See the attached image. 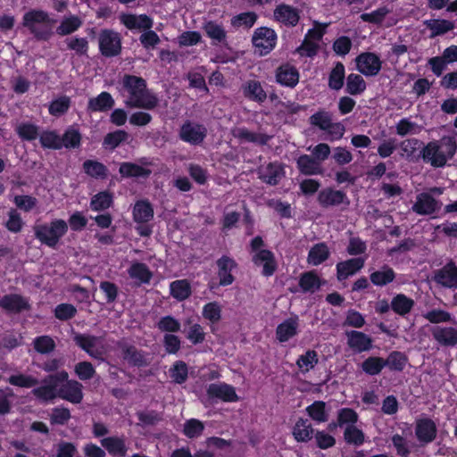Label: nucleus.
I'll return each mask as SVG.
<instances>
[{
    "label": "nucleus",
    "instance_id": "obj_39",
    "mask_svg": "<svg viewBox=\"0 0 457 457\" xmlns=\"http://www.w3.org/2000/svg\"><path fill=\"white\" fill-rule=\"evenodd\" d=\"M170 291L172 297L179 301L187 299L191 294V287L187 280L180 279L170 283Z\"/></svg>",
    "mask_w": 457,
    "mask_h": 457
},
{
    "label": "nucleus",
    "instance_id": "obj_48",
    "mask_svg": "<svg viewBox=\"0 0 457 457\" xmlns=\"http://www.w3.org/2000/svg\"><path fill=\"white\" fill-rule=\"evenodd\" d=\"M112 203V195L106 192H100L95 195L90 201V207L93 211H102L109 208Z\"/></svg>",
    "mask_w": 457,
    "mask_h": 457
},
{
    "label": "nucleus",
    "instance_id": "obj_2",
    "mask_svg": "<svg viewBox=\"0 0 457 457\" xmlns=\"http://www.w3.org/2000/svg\"><path fill=\"white\" fill-rule=\"evenodd\" d=\"M456 150V142L453 137H445L440 142L428 143L422 151L425 162L434 167H443L448 159L452 158Z\"/></svg>",
    "mask_w": 457,
    "mask_h": 457
},
{
    "label": "nucleus",
    "instance_id": "obj_23",
    "mask_svg": "<svg viewBox=\"0 0 457 457\" xmlns=\"http://www.w3.org/2000/svg\"><path fill=\"white\" fill-rule=\"evenodd\" d=\"M365 260L361 257L341 262L337 265V278L339 280L345 279L360 270L364 265Z\"/></svg>",
    "mask_w": 457,
    "mask_h": 457
},
{
    "label": "nucleus",
    "instance_id": "obj_4",
    "mask_svg": "<svg viewBox=\"0 0 457 457\" xmlns=\"http://www.w3.org/2000/svg\"><path fill=\"white\" fill-rule=\"evenodd\" d=\"M68 224L65 220L55 219L50 223L34 227L36 237L49 247H55L59 240L67 233Z\"/></svg>",
    "mask_w": 457,
    "mask_h": 457
},
{
    "label": "nucleus",
    "instance_id": "obj_58",
    "mask_svg": "<svg viewBox=\"0 0 457 457\" xmlns=\"http://www.w3.org/2000/svg\"><path fill=\"white\" fill-rule=\"evenodd\" d=\"M40 142L44 147L60 149L62 148L61 137L54 131H45L40 136Z\"/></svg>",
    "mask_w": 457,
    "mask_h": 457
},
{
    "label": "nucleus",
    "instance_id": "obj_63",
    "mask_svg": "<svg viewBox=\"0 0 457 457\" xmlns=\"http://www.w3.org/2000/svg\"><path fill=\"white\" fill-rule=\"evenodd\" d=\"M171 378L179 384L183 383L187 378V367L183 361H176L170 370Z\"/></svg>",
    "mask_w": 457,
    "mask_h": 457
},
{
    "label": "nucleus",
    "instance_id": "obj_7",
    "mask_svg": "<svg viewBox=\"0 0 457 457\" xmlns=\"http://www.w3.org/2000/svg\"><path fill=\"white\" fill-rule=\"evenodd\" d=\"M74 341L92 357L101 358L106 352L104 342L102 337L85 334H76L74 336Z\"/></svg>",
    "mask_w": 457,
    "mask_h": 457
},
{
    "label": "nucleus",
    "instance_id": "obj_9",
    "mask_svg": "<svg viewBox=\"0 0 457 457\" xmlns=\"http://www.w3.org/2000/svg\"><path fill=\"white\" fill-rule=\"evenodd\" d=\"M357 70L365 76H375L381 69V61L373 53H364L356 58Z\"/></svg>",
    "mask_w": 457,
    "mask_h": 457
},
{
    "label": "nucleus",
    "instance_id": "obj_17",
    "mask_svg": "<svg viewBox=\"0 0 457 457\" xmlns=\"http://www.w3.org/2000/svg\"><path fill=\"white\" fill-rule=\"evenodd\" d=\"M347 345L355 353L369 351L372 347V339L366 334L352 330L346 332Z\"/></svg>",
    "mask_w": 457,
    "mask_h": 457
},
{
    "label": "nucleus",
    "instance_id": "obj_20",
    "mask_svg": "<svg viewBox=\"0 0 457 457\" xmlns=\"http://www.w3.org/2000/svg\"><path fill=\"white\" fill-rule=\"evenodd\" d=\"M284 175V167L278 162L269 163L260 169V178L270 185L278 184Z\"/></svg>",
    "mask_w": 457,
    "mask_h": 457
},
{
    "label": "nucleus",
    "instance_id": "obj_40",
    "mask_svg": "<svg viewBox=\"0 0 457 457\" xmlns=\"http://www.w3.org/2000/svg\"><path fill=\"white\" fill-rule=\"evenodd\" d=\"M204 29L207 36L213 40V43H222L226 39V30L224 27L216 21H208L204 24Z\"/></svg>",
    "mask_w": 457,
    "mask_h": 457
},
{
    "label": "nucleus",
    "instance_id": "obj_46",
    "mask_svg": "<svg viewBox=\"0 0 457 457\" xmlns=\"http://www.w3.org/2000/svg\"><path fill=\"white\" fill-rule=\"evenodd\" d=\"M299 285L304 292H314L320 287V280L313 271H309L301 276Z\"/></svg>",
    "mask_w": 457,
    "mask_h": 457
},
{
    "label": "nucleus",
    "instance_id": "obj_27",
    "mask_svg": "<svg viewBox=\"0 0 457 457\" xmlns=\"http://www.w3.org/2000/svg\"><path fill=\"white\" fill-rule=\"evenodd\" d=\"M297 168L304 175H317L322 173L321 163L315 158L303 154L297 159Z\"/></svg>",
    "mask_w": 457,
    "mask_h": 457
},
{
    "label": "nucleus",
    "instance_id": "obj_18",
    "mask_svg": "<svg viewBox=\"0 0 457 457\" xmlns=\"http://www.w3.org/2000/svg\"><path fill=\"white\" fill-rule=\"evenodd\" d=\"M298 328V318H289L278 325L276 328V338L280 343L287 342L297 335Z\"/></svg>",
    "mask_w": 457,
    "mask_h": 457
},
{
    "label": "nucleus",
    "instance_id": "obj_62",
    "mask_svg": "<svg viewBox=\"0 0 457 457\" xmlns=\"http://www.w3.org/2000/svg\"><path fill=\"white\" fill-rule=\"evenodd\" d=\"M389 12H390V10L387 7L383 6V7H380L371 12L362 13L361 15V19L366 22L378 24L384 21L385 17Z\"/></svg>",
    "mask_w": 457,
    "mask_h": 457
},
{
    "label": "nucleus",
    "instance_id": "obj_38",
    "mask_svg": "<svg viewBox=\"0 0 457 457\" xmlns=\"http://www.w3.org/2000/svg\"><path fill=\"white\" fill-rule=\"evenodd\" d=\"M232 134L242 142L265 144L268 141L267 136L253 133L245 128H236L232 130Z\"/></svg>",
    "mask_w": 457,
    "mask_h": 457
},
{
    "label": "nucleus",
    "instance_id": "obj_52",
    "mask_svg": "<svg viewBox=\"0 0 457 457\" xmlns=\"http://www.w3.org/2000/svg\"><path fill=\"white\" fill-rule=\"evenodd\" d=\"M35 350L42 354L49 353L55 348L54 340L49 336L37 337L33 341Z\"/></svg>",
    "mask_w": 457,
    "mask_h": 457
},
{
    "label": "nucleus",
    "instance_id": "obj_57",
    "mask_svg": "<svg viewBox=\"0 0 457 457\" xmlns=\"http://www.w3.org/2000/svg\"><path fill=\"white\" fill-rule=\"evenodd\" d=\"M127 138H128V133L126 131L116 130V131L109 133L105 136V137L104 139V145L106 148L114 149L121 142L125 141Z\"/></svg>",
    "mask_w": 457,
    "mask_h": 457
},
{
    "label": "nucleus",
    "instance_id": "obj_53",
    "mask_svg": "<svg viewBox=\"0 0 457 457\" xmlns=\"http://www.w3.org/2000/svg\"><path fill=\"white\" fill-rule=\"evenodd\" d=\"M386 364V362L382 358L370 357L362 362L361 367L367 374L377 375Z\"/></svg>",
    "mask_w": 457,
    "mask_h": 457
},
{
    "label": "nucleus",
    "instance_id": "obj_28",
    "mask_svg": "<svg viewBox=\"0 0 457 457\" xmlns=\"http://www.w3.org/2000/svg\"><path fill=\"white\" fill-rule=\"evenodd\" d=\"M114 105L112 96L107 92H102L96 97H92L88 101L87 109L90 112H106Z\"/></svg>",
    "mask_w": 457,
    "mask_h": 457
},
{
    "label": "nucleus",
    "instance_id": "obj_21",
    "mask_svg": "<svg viewBox=\"0 0 457 457\" xmlns=\"http://www.w3.org/2000/svg\"><path fill=\"white\" fill-rule=\"evenodd\" d=\"M274 18L285 25L295 26L299 21V14L295 8L287 4H279L274 10Z\"/></svg>",
    "mask_w": 457,
    "mask_h": 457
},
{
    "label": "nucleus",
    "instance_id": "obj_11",
    "mask_svg": "<svg viewBox=\"0 0 457 457\" xmlns=\"http://www.w3.org/2000/svg\"><path fill=\"white\" fill-rule=\"evenodd\" d=\"M441 208V204L429 193L419 194L412 205V211L420 215H429Z\"/></svg>",
    "mask_w": 457,
    "mask_h": 457
},
{
    "label": "nucleus",
    "instance_id": "obj_60",
    "mask_svg": "<svg viewBox=\"0 0 457 457\" xmlns=\"http://www.w3.org/2000/svg\"><path fill=\"white\" fill-rule=\"evenodd\" d=\"M8 381L11 385L25 388H30L37 384V378L24 374L12 375L9 378Z\"/></svg>",
    "mask_w": 457,
    "mask_h": 457
},
{
    "label": "nucleus",
    "instance_id": "obj_33",
    "mask_svg": "<svg viewBox=\"0 0 457 457\" xmlns=\"http://www.w3.org/2000/svg\"><path fill=\"white\" fill-rule=\"evenodd\" d=\"M329 256V250L325 243L314 245L309 251L307 262L309 264L317 266L325 262Z\"/></svg>",
    "mask_w": 457,
    "mask_h": 457
},
{
    "label": "nucleus",
    "instance_id": "obj_5",
    "mask_svg": "<svg viewBox=\"0 0 457 457\" xmlns=\"http://www.w3.org/2000/svg\"><path fill=\"white\" fill-rule=\"evenodd\" d=\"M68 373L61 371L46 378L41 385L32 390V394L41 402H52L59 397L60 383L67 381Z\"/></svg>",
    "mask_w": 457,
    "mask_h": 457
},
{
    "label": "nucleus",
    "instance_id": "obj_59",
    "mask_svg": "<svg viewBox=\"0 0 457 457\" xmlns=\"http://www.w3.org/2000/svg\"><path fill=\"white\" fill-rule=\"evenodd\" d=\"M257 15L253 12H243L235 16L231 23L234 27L251 28L256 21Z\"/></svg>",
    "mask_w": 457,
    "mask_h": 457
},
{
    "label": "nucleus",
    "instance_id": "obj_24",
    "mask_svg": "<svg viewBox=\"0 0 457 457\" xmlns=\"http://www.w3.org/2000/svg\"><path fill=\"white\" fill-rule=\"evenodd\" d=\"M133 219L138 224L149 222L154 217V209L145 200L137 201L133 207Z\"/></svg>",
    "mask_w": 457,
    "mask_h": 457
},
{
    "label": "nucleus",
    "instance_id": "obj_29",
    "mask_svg": "<svg viewBox=\"0 0 457 457\" xmlns=\"http://www.w3.org/2000/svg\"><path fill=\"white\" fill-rule=\"evenodd\" d=\"M0 306L12 312H19L29 307L28 302L19 295H8L0 299Z\"/></svg>",
    "mask_w": 457,
    "mask_h": 457
},
{
    "label": "nucleus",
    "instance_id": "obj_43",
    "mask_svg": "<svg viewBox=\"0 0 457 457\" xmlns=\"http://www.w3.org/2000/svg\"><path fill=\"white\" fill-rule=\"evenodd\" d=\"M202 315L204 319L212 324L218 323L221 319V306L217 302H211L203 307Z\"/></svg>",
    "mask_w": 457,
    "mask_h": 457
},
{
    "label": "nucleus",
    "instance_id": "obj_10",
    "mask_svg": "<svg viewBox=\"0 0 457 457\" xmlns=\"http://www.w3.org/2000/svg\"><path fill=\"white\" fill-rule=\"evenodd\" d=\"M207 130L203 125L187 122L185 123L179 132L180 138L191 145H198L203 142L206 137Z\"/></svg>",
    "mask_w": 457,
    "mask_h": 457
},
{
    "label": "nucleus",
    "instance_id": "obj_47",
    "mask_svg": "<svg viewBox=\"0 0 457 457\" xmlns=\"http://www.w3.org/2000/svg\"><path fill=\"white\" fill-rule=\"evenodd\" d=\"M395 278V272L389 267H383L381 270L370 274V280L376 286H384L392 282Z\"/></svg>",
    "mask_w": 457,
    "mask_h": 457
},
{
    "label": "nucleus",
    "instance_id": "obj_30",
    "mask_svg": "<svg viewBox=\"0 0 457 457\" xmlns=\"http://www.w3.org/2000/svg\"><path fill=\"white\" fill-rule=\"evenodd\" d=\"M345 198L343 192L330 188L320 191L318 196L319 203L323 206L338 205L343 204Z\"/></svg>",
    "mask_w": 457,
    "mask_h": 457
},
{
    "label": "nucleus",
    "instance_id": "obj_12",
    "mask_svg": "<svg viewBox=\"0 0 457 457\" xmlns=\"http://www.w3.org/2000/svg\"><path fill=\"white\" fill-rule=\"evenodd\" d=\"M120 22L130 30H146L153 27V20L146 14L121 13L120 15Z\"/></svg>",
    "mask_w": 457,
    "mask_h": 457
},
{
    "label": "nucleus",
    "instance_id": "obj_26",
    "mask_svg": "<svg viewBox=\"0 0 457 457\" xmlns=\"http://www.w3.org/2000/svg\"><path fill=\"white\" fill-rule=\"evenodd\" d=\"M277 81L287 87H295L299 80V74L297 70L289 64H285L278 69Z\"/></svg>",
    "mask_w": 457,
    "mask_h": 457
},
{
    "label": "nucleus",
    "instance_id": "obj_35",
    "mask_svg": "<svg viewBox=\"0 0 457 457\" xmlns=\"http://www.w3.org/2000/svg\"><path fill=\"white\" fill-rule=\"evenodd\" d=\"M244 96L256 102H263L266 99V93L259 81H247L243 87Z\"/></svg>",
    "mask_w": 457,
    "mask_h": 457
},
{
    "label": "nucleus",
    "instance_id": "obj_49",
    "mask_svg": "<svg viewBox=\"0 0 457 457\" xmlns=\"http://www.w3.org/2000/svg\"><path fill=\"white\" fill-rule=\"evenodd\" d=\"M82 24L81 20L77 16L64 18L57 28V33L64 36L76 31Z\"/></svg>",
    "mask_w": 457,
    "mask_h": 457
},
{
    "label": "nucleus",
    "instance_id": "obj_41",
    "mask_svg": "<svg viewBox=\"0 0 457 457\" xmlns=\"http://www.w3.org/2000/svg\"><path fill=\"white\" fill-rule=\"evenodd\" d=\"M413 305V300L403 294L395 296L391 302L392 309L400 315H405L410 312Z\"/></svg>",
    "mask_w": 457,
    "mask_h": 457
},
{
    "label": "nucleus",
    "instance_id": "obj_15",
    "mask_svg": "<svg viewBox=\"0 0 457 457\" xmlns=\"http://www.w3.org/2000/svg\"><path fill=\"white\" fill-rule=\"evenodd\" d=\"M434 280L445 287L456 288L457 267L453 262L446 264L435 273Z\"/></svg>",
    "mask_w": 457,
    "mask_h": 457
},
{
    "label": "nucleus",
    "instance_id": "obj_42",
    "mask_svg": "<svg viewBox=\"0 0 457 457\" xmlns=\"http://www.w3.org/2000/svg\"><path fill=\"white\" fill-rule=\"evenodd\" d=\"M366 89V82L363 78L355 73H351L346 79V91L350 95H360Z\"/></svg>",
    "mask_w": 457,
    "mask_h": 457
},
{
    "label": "nucleus",
    "instance_id": "obj_34",
    "mask_svg": "<svg viewBox=\"0 0 457 457\" xmlns=\"http://www.w3.org/2000/svg\"><path fill=\"white\" fill-rule=\"evenodd\" d=\"M129 277L140 284L148 283L152 278V272L148 267L141 262H134L128 270Z\"/></svg>",
    "mask_w": 457,
    "mask_h": 457
},
{
    "label": "nucleus",
    "instance_id": "obj_64",
    "mask_svg": "<svg viewBox=\"0 0 457 457\" xmlns=\"http://www.w3.org/2000/svg\"><path fill=\"white\" fill-rule=\"evenodd\" d=\"M345 439L349 444L360 445L364 441V435L361 430L353 426H347L345 431Z\"/></svg>",
    "mask_w": 457,
    "mask_h": 457
},
{
    "label": "nucleus",
    "instance_id": "obj_54",
    "mask_svg": "<svg viewBox=\"0 0 457 457\" xmlns=\"http://www.w3.org/2000/svg\"><path fill=\"white\" fill-rule=\"evenodd\" d=\"M70 97L63 96L54 100L49 105V112L54 116H61L70 108Z\"/></svg>",
    "mask_w": 457,
    "mask_h": 457
},
{
    "label": "nucleus",
    "instance_id": "obj_19",
    "mask_svg": "<svg viewBox=\"0 0 457 457\" xmlns=\"http://www.w3.org/2000/svg\"><path fill=\"white\" fill-rule=\"evenodd\" d=\"M59 397L72 403H79L83 398L82 385L75 380L67 381L60 387Z\"/></svg>",
    "mask_w": 457,
    "mask_h": 457
},
{
    "label": "nucleus",
    "instance_id": "obj_6",
    "mask_svg": "<svg viewBox=\"0 0 457 457\" xmlns=\"http://www.w3.org/2000/svg\"><path fill=\"white\" fill-rule=\"evenodd\" d=\"M277 39V34L273 29L262 27L255 29L252 42L256 53L260 55H266L274 49Z\"/></svg>",
    "mask_w": 457,
    "mask_h": 457
},
{
    "label": "nucleus",
    "instance_id": "obj_31",
    "mask_svg": "<svg viewBox=\"0 0 457 457\" xmlns=\"http://www.w3.org/2000/svg\"><path fill=\"white\" fill-rule=\"evenodd\" d=\"M101 444L109 453L113 456L121 457L127 453V447L123 438L110 436L102 439Z\"/></svg>",
    "mask_w": 457,
    "mask_h": 457
},
{
    "label": "nucleus",
    "instance_id": "obj_25",
    "mask_svg": "<svg viewBox=\"0 0 457 457\" xmlns=\"http://www.w3.org/2000/svg\"><path fill=\"white\" fill-rule=\"evenodd\" d=\"M219 268V278L221 286H228L232 284L234 278L232 271L236 268L235 262L228 257H222L217 262Z\"/></svg>",
    "mask_w": 457,
    "mask_h": 457
},
{
    "label": "nucleus",
    "instance_id": "obj_45",
    "mask_svg": "<svg viewBox=\"0 0 457 457\" xmlns=\"http://www.w3.org/2000/svg\"><path fill=\"white\" fill-rule=\"evenodd\" d=\"M309 416L316 422L321 423L328 420L326 404L324 402L317 401L306 408Z\"/></svg>",
    "mask_w": 457,
    "mask_h": 457
},
{
    "label": "nucleus",
    "instance_id": "obj_44",
    "mask_svg": "<svg viewBox=\"0 0 457 457\" xmlns=\"http://www.w3.org/2000/svg\"><path fill=\"white\" fill-rule=\"evenodd\" d=\"M345 66L337 62L332 69L328 77V86L331 89L339 90L344 85Z\"/></svg>",
    "mask_w": 457,
    "mask_h": 457
},
{
    "label": "nucleus",
    "instance_id": "obj_22",
    "mask_svg": "<svg viewBox=\"0 0 457 457\" xmlns=\"http://www.w3.org/2000/svg\"><path fill=\"white\" fill-rule=\"evenodd\" d=\"M434 339L442 345H457V328L453 327H436L432 329Z\"/></svg>",
    "mask_w": 457,
    "mask_h": 457
},
{
    "label": "nucleus",
    "instance_id": "obj_13",
    "mask_svg": "<svg viewBox=\"0 0 457 457\" xmlns=\"http://www.w3.org/2000/svg\"><path fill=\"white\" fill-rule=\"evenodd\" d=\"M209 396L218 398L223 402H237L238 396L235 388L226 383H213L211 384L207 389Z\"/></svg>",
    "mask_w": 457,
    "mask_h": 457
},
{
    "label": "nucleus",
    "instance_id": "obj_55",
    "mask_svg": "<svg viewBox=\"0 0 457 457\" xmlns=\"http://www.w3.org/2000/svg\"><path fill=\"white\" fill-rule=\"evenodd\" d=\"M420 146V142L418 139L411 138L403 140L400 145L401 155L406 159L412 160Z\"/></svg>",
    "mask_w": 457,
    "mask_h": 457
},
{
    "label": "nucleus",
    "instance_id": "obj_32",
    "mask_svg": "<svg viewBox=\"0 0 457 457\" xmlns=\"http://www.w3.org/2000/svg\"><path fill=\"white\" fill-rule=\"evenodd\" d=\"M424 25L431 30V37L447 33L454 29V23L447 20H426Z\"/></svg>",
    "mask_w": 457,
    "mask_h": 457
},
{
    "label": "nucleus",
    "instance_id": "obj_37",
    "mask_svg": "<svg viewBox=\"0 0 457 457\" xmlns=\"http://www.w3.org/2000/svg\"><path fill=\"white\" fill-rule=\"evenodd\" d=\"M119 171L122 177L134 178H145L151 173L150 170L132 162L121 163Z\"/></svg>",
    "mask_w": 457,
    "mask_h": 457
},
{
    "label": "nucleus",
    "instance_id": "obj_14",
    "mask_svg": "<svg viewBox=\"0 0 457 457\" xmlns=\"http://www.w3.org/2000/svg\"><path fill=\"white\" fill-rule=\"evenodd\" d=\"M254 264L262 269V273L264 276H271L277 268V262L274 254L269 250H260L253 254Z\"/></svg>",
    "mask_w": 457,
    "mask_h": 457
},
{
    "label": "nucleus",
    "instance_id": "obj_16",
    "mask_svg": "<svg viewBox=\"0 0 457 457\" xmlns=\"http://www.w3.org/2000/svg\"><path fill=\"white\" fill-rule=\"evenodd\" d=\"M415 434L421 444L432 442L436 436V426L429 419H420L416 421Z\"/></svg>",
    "mask_w": 457,
    "mask_h": 457
},
{
    "label": "nucleus",
    "instance_id": "obj_51",
    "mask_svg": "<svg viewBox=\"0 0 457 457\" xmlns=\"http://www.w3.org/2000/svg\"><path fill=\"white\" fill-rule=\"evenodd\" d=\"M81 135L77 129L70 127L62 137H61L62 147L75 148L79 146Z\"/></svg>",
    "mask_w": 457,
    "mask_h": 457
},
{
    "label": "nucleus",
    "instance_id": "obj_3",
    "mask_svg": "<svg viewBox=\"0 0 457 457\" xmlns=\"http://www.w3.org/2000/svg\"><path fill=\"white\" fill-rule=\"evenodd\" d=\"M22 24L36 37L47 39L52 34L54 21L46 12L33 9L24 14Z\"/></svg>",
    "mask_w": 457,
    "mask_h": 457
},
{
    "label": "nucleus",
    "instance_id": "obj_50",
    "mask_svg": "<svg viewBox=\"0 0 457 457\" xmlns=\"http://www.w3.org/2000/svg\"><path fill=\"white\" fill-rule=\"evenodd\" d=\"M317 363L318 355L313 350H308L304 354L300 355L296 361L298 368L303 372L311 370Z\"/></svg>",
    "mask_w": 457,
    "mask_h": 457
},
{
    "label": "nucleus",
    "instance_id": "obj_56",
    "mask_svg": "<svg viewBox=\"0 0 457 457\" xmlns=\"http://www.w3.org/2000/svg\"><path fill=\"white\" fill-rule=\"evenodd\" d=\"M420 130L421 127L411 121L409 119H402L396 124V132L402 137L406 135H415L420 133Z\"/></svg>",
    "mask_w": 457,
    "mask_h": 457
},
{
    "label": "nucleus",
    "instance_id": "obj_36",
    "mask_svg": "<svg viewBox=\"0 0 457 457\" xmlns=\"http://www.w3.org/2000/svg\"><path fill=\"white\" fill-rule=\"evenodd\" d=\"M312 428L306 420L299 419L293 428L294 438L297 442H307L312 438Z\"/></svg>",
    "mask_w": 457,
    "mask_h": 457
},
{
    "label": "nucleus",
    "instance_id": "obj_61",
    "mask_svg": "<svg viewBox=\"0 0 457 457\" xmlns=\"http://www.w3.org/2000/svg\"><path fill=\"white\" fill-rule=\"evenodd\" d=\"M423 317L431 323H443L452 320V316L449 312L440 310L433 309L423 314Z\"/></svg>",
    "mask_w": 457,
    "mask_h": 457
},
{
    "label": "nucleus",
    "instance_id": "obj_1",
    "mask_svg": "<svg viewBox=\"0 0 457 457\" xmlns=\"http://www.w3.org/2000/svg\"><path fill=\"white\" fill-rule=\"evenodd\" d=\"M120 91L127 106L153 109L157 104V98L146 90L145 80L137 76H124Z\"/></svg>",
    "mask_w": 457,
    "mask_h": 457
},
{
    "label": "nucleus",
    "instance_id": "obj_8",
    "mask_svg": "<svg viewBox=\"0 0 457 457\" xmlns=\"http://www.w3.org/2000/svg\"><path fill=\"white\" fill-rule=\"evenodd\" d=\"M99 46L102 54L105 56L118 54L121 48L119 33L110 29L101 31L99 35Z\"/></svg>",
    "mask_w": 457,
    "mask_h": 457
}]
</instances>
